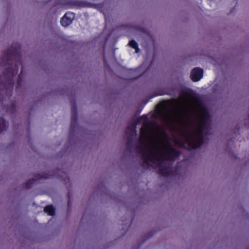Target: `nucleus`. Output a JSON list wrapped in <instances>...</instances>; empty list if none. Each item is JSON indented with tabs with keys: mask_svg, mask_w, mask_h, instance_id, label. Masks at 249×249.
Here are the masks:
<instances>
[{
	"mask_svg": "<svg viewBox=\"0 0 249 249\" xmlns=\"http://www.w3.org/2000/svg\"><path fill=\"white\" fill-rule=\"evenodd\" d=\"M154 115L170 127H180L183 139L192 148L202 144L210 127L208 111L195 93L180 99L171 109L156 111Z\"/></svg>",
	"mask_w": 249,
	"mask_h": 249,
	"instance_id": "1",
	"label": "nucleus"
},
{
	"mask_svg": "<svg viewBox=\"0 0 249 249\" xmlns=\"http://www.w3.org/2000/svg\"><path fill=\"white\" fill-rule=\"evenodd\" d=\"M142 124L138 150L149 166L158 167L160 174L170 175L171 168L165 160H174L178 152L163 140V129L159 125L151 123L147 115L139 119Z\"/></svg>",
	"mask_w": 249,
	"mask_h": 249,
	"instance_id": "2",
	"label": "nucleus"
},
{
	"mask_svg": "<svg viewBox=\"0 0 249 249\" xmlns=\"http://www.w3.org/2000/svg\"><path fill=\"white\" fill-rule=\"evenodd\" d=\"M203 70L201 69L196 68L192 70L191 73V77L194 82L199 81L203 77Z\"/></svg>",
	"mask_w": 249,
	"mask_h": 249,
	"instance_id": "3",
	"label": "nucleus"
},
{
	"mask_svg": "<svg viewBox=\"0 0 249 249\" xmlns=\"http://www.w3.org/2000/svg\"><path fill=\"white\" fill-rule=\"evenodd\" d=\"M74 18V15L72 13H67L62 18L61 24L64 27H67L70 25Z\"/></svg>",
	"mask_w": 249,
	"mask_h": 249,
	"instance_id": "4",
	"label": "nucleus"
},
{
	"mask_svg": "<svg viewBox=\"0 0 249 249\" xmlns=\"http://www.w3.org/2000/svg\"><path fill=\"white\" fill-rule=\"evenodd\" d=\"M136 123H133L132 124L129 125L126 130V133L130 135H134L136 133Z\"/></svg>",
	"mask_w": 249,
	"mask_h": 249,
	"instance_id": "5",
	"label": "nucleus"
},
{
	"mask_svg": "<svg viewBox=\"0 0 249 249\" xmlns=\"http://www.w3.org/2000/svg\"><path fill=\"white\" fill-rule=\"evenodd\" d=\"M44 212L50 215L54 214V209L52 206H48L44 208Z\"/></svg>",
	"mask_w": 249,
	"mask_h": 249,
	"instance_id": "6",
	"label": "nucleus"
},
{
	"mask_svg": "<svg viewBox=\"0 0 249 249\" xmlns=\"http://www.w3.org/2000/svg\"><path fill=\"white\" fill-rule=\"evenodd\" d=\"M7 126L6 123L2 118L0 119V131L4 130Z\"/></svg>",
	"mask_w": 249,
	"mask_h": 249,
	"instance_id": "7",
	"label": "nucleus"
},
{
	"mask_svg": "<svg viewBox=\"0 0 249 249\" xmlns=\"http://www.w3.org/2000/svg\"><path fill=\"white\" fill-rule=\"evenodd\" d=\"M129 44L132 48L136 50V53H138L139 50L138 48V45L136 42L134 40H131L129 42Z\"/></svg>",
	"mask_w": 249,
	"mask_h": 249,
	"instance_id": "8",
	"label": "nucleus"
},
{
	"mask_svg": "<svg viewBox=\"0 0 249 249\" xmlns=\"http://www.w3.org/2000/svg\"><path fill=\"white\" fill-rule=\"evenodd\" d=\"M74 119H75V118L73 117H72V120H73Z\"/></svg>",
	"mask_w": 249,
	"mask_h": 249,
	"instance_id": "9",
	"label": "nucleus"
}]
</instances>
